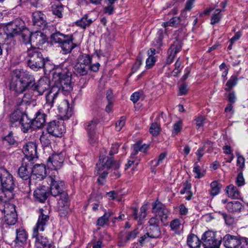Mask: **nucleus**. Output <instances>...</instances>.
<instances>
[{
  "label": "nucleus",
  "mask_w": 248,
  "mask_h": 248,
  "mask_svg": "<svg viewBox=\"0 0 248 248\" xmlns=\"http://www.w3.org/2000/svg\"><path fill=\"white\" fill-rule=\"evenodd\" d=\"M48 192H47L46 187L45 186H41V188H37L34 191V197L38 201L42 202L46 199Z\"/></svg>",
  "instance_id": "obj_27"
},
{
  "label": "nucleus",
  "mask_w": 248,
  "mask_h": 248,
  "mask_svg": "<svg viewBox=\"0 0 248 248\" xmlns=\"http://www.w3.org/2000/svg\"><path fill=\"white\" fill-rule=\"evenodd\" d=\"M120 163L119 162H113L111 158L108 157L102 158V156L100 157L99 161L97 163L95 174L98 175V181L99 183L102 184L104 179L107 176L108 174V170L110 168H114L115 169L119 168Z\"/></svg>",
  "instance_id": "obj_5"
},
{
  "label": "nucleus",
  "mask_w": 248,
  "mask_h": 248,
  "mask_svg": "<svg viewBox=\"0 0 248 248\" xmlns=\"http://www.w3.org/2000/svg\"><path fill=\"white\" fill-rule=\"evenodd\" d=\"M149 147V145L146 144H142L140 141L136 142L133 146V151L131 153V157L133 158L139 151L146 153Z\"/></svg>",
  "instance_id": "obj_29"
},
{
  "label": "nucleus",
  "mask_w": 248,
  "mask_h": 248,
  "mask_svg": "<svg viewBox=\"0 0 248 248\" xmlns=\"http://www.w3.org/2000/svg\"><path fill=\"white\" fill-rule=\"evenodd\" d=\"M211 192L210 194L212 196L217 195L220 191V188L218 186V184L216 181H214L211 183Z\"/></svg>",
  "instance_id": "obj_54"
},
{
  "label": "nucleus",
  "mask_w": 248,
  "mask_h": 248,
  "mask_svg": "<svg viewBox=\"0 0 248 248\" xmlns=\"http://www.w3.org/2000/svg\"><path fill=\"white\" fill-rule=\"evenodd\" d=\"M52 80L54 86H57L65 92H70L72 90L71 73L64 64L57 66L52 70Z\"/></svg>",
  "instance_id": "obj_3"
},
{
  "label": "nucleus",
  "mask_w": 248,
  "mask_h": 248,
  "mask_svg": "<svg viewBox=\"0 0 248 248\" xmlns=\"http://www.w3.org/2000/svg\"><path fill=\"white\" fill-rule=\"evenodd\" d=\"M159 125L156 123L152 124L150 128V132L153 136L157 135L160 132Z\"/></svg>",
  "instance_id": "obj_56"
},
{
  "label": "nucleus",
  "mask_w": 248,
  "mask_h": 248,
  "mask_svg": "<svg viewBox=\"0 0 248 248\" xmlns=\"http://www.w3.org/2000/svg\"><path fill=\"white\" fill-rule=\"evenodd\" d=\"M26 59L28 65L31 69L37 71L43 68L46 72H51L47 69V64L45 62L43 55L37 48H28Z\"/></svg>",
  "instance_id": "obj_4"
},
{
  "label": "nucleus",
  "mask_w": 248,
  "mask_h": 248,
  "mask_svg": "<svg viewBox=\"0 0 248 248\" xmlns=\"http://www.w3.org/2000/svg\"><path fill=\"white\" fill-rule=\"evenodd\" d=\"M50 135L48 132L44 133L43 132L42 135L40 136V141L42 143V145L45 146H47L50 143Z\"/></svg>",
  "instance_id": "obj_53"
},
{
  "label": "nucleus",
  "mask_w": 248,
  "mask_h": 248,
  "mask_svg": "<svg viewBox=\"0 0 248 248\" xmlns=\"http://www.w3.org/2000/svg\"><path fill=\"white\" fill-rule=\"evenodd\" d=\"M2 217H0L1 218L3 217V220L5 221V222L9 225H12L15 224L17 219V215L16 212H14L13 213L8 214V215H5L2 216Z\"/></svg>",
  "instance_id": "obj_39"
},
{
  "label": "nucleus",
  "mask_w": 248,
  "mask_h": 248,
  "mask_svg": "<svg viewBox=\"0 0 248 248\" xmlns=\"http://www.w3.org/2000/svg\"><path fill=\"white\" fill-rule=\"evenodd\" d=\"M224 245L227 248H236L240 245V239L230 234L223 237Z\"/></svg>",
  "instance_id": "obj_25"
},
{
  "label": "nucleus",
  "mask_w": 248,
  "mask_h": 248,
  "mask_svg": "<svg viewBox=\"0 0 248 248\" xmlns=\"http://www.w3.org/2000/svg\"><path fill=\"white\" fill-rule=\"evenodd\" d=\"M32 168L31 162L23 159L22 165L18 169V174L24 180H27L31 174Z\"/></svg>",
  "instance_id": "obj_21"
},
{
  "label": "nucleus",
  "mask_w": 248,
  "mask_h": 248,
  "mask_svg": "<svg viewBox=\"0 0 248 248\" xmlns=\"http://www.w3.org/2000/svg\"><path fill=\"white\" fill-rule=\"evenodd\" d=\"M49 88V81L46 78H41L36 83L35 78L30 88L38 95H41Z\"/></svg>",
  "instance_id": "obj_12"
},
{
  "label": "nucleus",
  "mask_w": 248,
  "mask_h": 248,
  "mask_svg": "<svg viewBox=\"0 0 248 248\" xmlns=\"http://www.w3.org/2000/svg\"><path fill=\"white\" fill-rule=\"evenodd\" d=\"M65 153H60L52 155L47 159V167L51 169L58 170L62 168L65 159Z\"/></svg>",
  "instance_id": "obj_11"
},
{
  "label": "nucleus",
  "mask_w": 248,
  "mask_h": 248,
  "mask_svg": "<svg viewBox=\"0 0 248 248\" xmlns=\"http://www.w3.org/2000/svg\"><path fill=\"white\" fill-rule=\"evenodd\" d=\"M182 128V122L180 120L176 122L173 125V130L176 134L180 132Z\"/></svg>",
  "instance_id": "obj_63"
},
{
  "label": "nucleus",
  "mask_w": 248,
  "mask_h": 248,
  "mask_svg": "<svg viewBox=\"0 0 248 248\" xmlns=\"http://www.w3.org/2000/svg\"><path fill=\"white\" fill-rule=\"evenodd\" d=\"M167 154L166 153H161L158 156V158L156 160H154L151 162V165L153 167H156L160 166L162 167L163 166L164 161L166 157Z\"/></svg>",
  "instance_id": "obj_42"
},
{
  "label": "nucleus",
  "mask_w": 248,
  "mask_h": 248,
  "mask_svg": "<svg viewBox=\"0 0 248 248\" xmlns=\"http://www.w3.org/2000/svg\"><path fill=\"white\" fill-rule=\"evenodd\" d=\"M237 164L241 168H243L245 166V158L239 154H237Z\"/></svg>",
  "instance_id": "obj_62"
},
{
  "label": "nucleus",
  "mask_w": 248,
  "mask_h": 248,
  "mask_svg": "<svg viewBox=\"0 0 248 248\" xmlns=\"http://www.w3.org/2000/svg\"><path fill=\"white\" fill-rule=\"evenodd\" d=\"M165 34V31L162 30H159L157 33V35L158 38L156 39V45L159 46L161 45V42L164 38V36Z\"/></svg>",
  "instance_id": "obj_60"
},
{
  "label": "nucleus",
  "mask_w": 248,
  "mask_h": 248,
  "mask_svg": "<svg viewBox=\"0 0 248 248\" xmlns=\"http://www.w3.org/2000/svg\"><path fill=\"white\" fill-rule=\"evenodd\" d=\"M182 48L181 43L176 41L171 46L168 50V56L166 60L167 64H170L172 62L175 55L179 52Z\"/></svg>",
  "instance_id": "obj_22"
},
{
  "label": "nucleus",
  "mask_w": 248,
  "mask_h": 248,
  "mask_svg": "<svg viewBox=\"0 0 248 248\" xmlns=\"http://www.w3.org/2000/svg\"><path fill=\"white\" fill-rule=\"evenodd\" d=\"M152 210L153 213L158 216L162 223L165 224L169 214V211L165 206L158 202H156L153 205Z\"/></svg>",
  "instance_id": "obj_17"
},
{
  "label": "nucleus",
  "mask_w": 248,
  "mask_h": 248,
  "mask_svg": "<svg viewBox=\"0 0 248 248\" xmlns=\"http://www.w3.org/2000/svg\"><path fill=\"white\" fill-rule=\"evenodd\" d=\"M238 78L236 75H232L226 84L225 90L230 91L232 88L234 87L237 83Z\"/></svg>",
  "instance_id": "obj_45"
},
{
  "label": "nucleus",
  "mask_w": 248,
  "mask_h": 248,
  "mask_svg": "<svg viewBox=\"0 0 248 248\" xmlns=\"http://www.w3.org/2000/svg\"><path fill=\"white\" fill-rule=\"evenodd\" d=\"M202 241L204 248H219L221 244L220 240L216 238L215 232L210 231L204 233Z\"/></svg>",
  "instance_id": "obj_10"
},
{
  "label": "nucleus",
  "mask_w": 248,
  "mask_h": 248,
  "mask_svg": "<svg viewBox=\"0 0 248 248\" xmlns=\"http://www.w3.org/2000/svg\"><path fill=\"white\" fill-rule=\"evenodd\" d=\"M139 232L137 229H135L132 232H127L125 236V240L124 242L123 240L120 241L118 242V246L120 247H123L124 245V243L134 239L136 237Z\"/></svg>",
  "instance_id": "obj_38"
},
{
  "label": "nucleus",
  "mask_w": 248,
  "mask_h": 248,
  "mask_svg": "<svg viewBox=\"0 0 248 248\" xmlns=\"http://www.w3.org/2000/svg\"><path fill=\"white\" fill-rule=\"evenodd\" d=\"M93 22V20L91 18H89L87 15H84L81 19L76 21L75 24L78 27L85 29L89 27Z\"/></svg>",
  "instance_id": "obj_33"
},
{
  "label": "nucleus",
  "mask_w": 248,
  "mask_h": 248,
  "mask_svg": "<svg viewBox=\"0 0 248 248\" xmlns=\"http://www.w3.org/2000/svg\"><path fill=\"white\" fill-rule=\"evenodd\" d=\"M193 171L195 177L196 178H201L204 176L205 172L203 170H201L199 165L197 163L194 165Z\"/></svg>",
  "instance_id": "obj_52"
},
{
  "label": "nucleus",
  "mask_w": 248,
  "mask_h": 248,
  "mask_svg": "<svg viewBox=\"0 0 248 248\" xmlns=\"http://www.w3.org/2000/svg\"><path fill=\"white\" fill-rule=\"evenodd\" d=\"M31 177L32 179L41 181L43 180L46 176V167L44 164H37L31 168Z\"/></svg>",
  "instance_id": "obj_18"
},
{
  "label": "nucleus",
  "mask_w": 248,
  "mask_h": 248,
  "mask_svg": "<svg viewBox=\"0 0 248 248\" xmlns=\"http://www.w3.org/2000/svg\"><path fill=\"white\" fill-rule=\"evenodd\" d=\"M171 230L175 233H180L183 229V224L182 220L179 219L172 220L170 223Z\"/></svg>",
  "instance_id": "obj_31"
},
{
  "label": "nucleus",
  "mask_w": 248,
  "mask_h": 248,
  "mask_svg": "<svg viewBox=\"0 0 248 248\" xmlns=\"http://www.w3.org/2000/svg\"><path fill=\"white\" fill-rule=\"evenodd\" d=\"M16 212L15 207L14 205L9 203L8 202H3L2 204H0V214L1 216L7 215L8 214Z\"/></svg>",
  "instance_id": "obj_28"
},
{
  "label": "nucleus",
  "mask_w": 248,
  "mask_h": 248,
  "mask_svg": "<svg viewBox=\"0 0 248 248\" xmlns=\"http://www.w3.org/2000/svg\"><path fill=\"white\" fill-rule=\"evenodd\" d=\"M25 30H28L25 27V23L21 19L17 18L8 23L5 27L4 31L7 37H13L21 33V36Z\"/></svg>",
  "instance_id": "obj_9"
},
{
  "label": "nucleus",
  "mask_w": 248,
  "mask_h": 248,
  "mask_svg": "<svg viewBox=\"0 0 248 248\" xmlns=\"http://www.w3.org/2000/svg\"><path fill=\"white\" fill-rule=\"evenodd\" d=\"M180 22V18L177 16H175L171 18L169 21L162 23V25L164 28H166L168 26L175 27L178 25Z\"/></svg>",
  "instance_id": "obj_51"
},
{
  "label": "nucleus",
  "mask_w": 248,
  "mask_h": 248,
  "mask_svg": "<svg viewBox=\"0 0 248 248\" xmlns=\"http://www.w3.org/2000/svg\"><path fill=\"white\" fill-rule=\"evenodd\" d=\"M33 81V76L29 72L16 69L11 74L10 89L18 93H22L30 88Z\"/></svg>",
  "instance_id": "obj_2"
},
{
  "label": "nucleus",
  "mask_w": 248,
  "mask_h": 248,
  "mask_svg": "<svg viewBox=\"0 0 248 248\" xmlns=\"http://www.w3.org/2000/svg\"><path fill=\"white\" fill-rule=\"evenodd\" d=\"M10 120L13 126H20L24 133L27 132L31 128V120L24 111L19 108L11 114Z\"/></svg>",
  "instance_id": "obj_7"
},
{
  "label": "nucleus",
  "mask_w": 248,
  "mask_h": 248,
  "mask_svg": "<svg viewBox=\"0 0 248 248\" xmlns=\"http://www.w3.org/2000/svg\"><path fill=\"white\" fill-rule=\"evenodd\" d=\"M147 235L150 238H158L161 235L159 226L148 227Z\"/></svg>",
  "instance_id": "obj_37"
},
{
  "label": "nucleus",
  "mask_w": 248,
  "mask_h": 248,
  "mask_svg": "<svg viewBox=\"0 0 248 248\" xmlns=\"http://www.w3.org/2000/svg\"><path fill=\"white\" fill-rule=\"evenodd\" d=\"M221 10L217 9L214 12L212 16L211 19V24L214 25L218 23L221 18Z\"/></svg>",
  "instance_id": "obj_50"
},
{
  "label": "nucleus",
  "mask_w": 248,
  "mask_h": 248,
  "mask_svg": "<svg viewBox=\"0 0 248 248\" xmlns=\"http://www.w3.org/2000/svg\"><path fill=\"white\" fill-rule=\"evenodd\" d=\"M213 143L211 142L208 141L204 144L203 146L198 149V150L196 152V155L198 156V159L199 161L200 160L201 158L204 155V151L206 148L208 149V152H210L211 150L210 148L212 147Z\"/></svg>",
  "instance_id": "obj_44"
},
{
  "label": "nucleus",
  "mask_w": 248,
  "mask_h": 248,
  "mask_svg": "<svg viewBox=\"0 0 248 248\" xmlns=\"http://www.w3.org/2000/svg\"><path fill=\"white\" fill-rule=\"evenodd\" d=\"M60 45L64 53H69L75 47L72 36H65L64 40Z\"/></svg>",
  "instance_id": "obj_26"
},
{
  "label": "nucleus",
  "mask_w": 248,
  "mask_h": 248,
  "mask_svg": "<svg viewBox=\"0 0 248 248\" xmlns=\"http://www.w3.org/2000/svg\"><path fill=\"white\" fill-rule=\"evenodd\" d=\"M46 36L39 31L31 32L29 30H25L21 35V41L25 45H29L34 48H40L46 42Z\"/></svg>",
  "instance_id": "obj_6"
},
{
  "label": "nucleus",
  "mask_w": 248,
  "mask_h": 248,
  "mask_svg": "<svg viewBox=\"0 0 248 248\" xmlns=\"http://www.w3.org/2000/svg\"><path fill=\"white\" fill-rule=\"evenodd\" d=\"M47 181L51 194L54 197L60 196L58 202L59 210L67 212L69 209L68 197L67 193L63 191L64 182L56 174H51L48 177Z\"/></svg>",
  "instance_id": "obj_1"
},
{
  "label": "nucleus",
  "mask_w": 248,
  "mask_h": 248,
  "mask_svg": "<svg viewBox=\"0 0 248 248\" xmlns=\"http://www.w3.org/2000/svg\"><path fill=\"white\" fill-rule=\"evenodd\" d=\"M239 246L240 248H248V238H241Z\"/></svg>",
  "instance_id": "obj_64"
},
{
  "label": "nucleus",
  "mask_w": 248,
  "mask_h": 248,
  "mask_svg": "<svg viewBox=\"0 0 248 248\" xmlns=\"http://www.w3.org/2000/svg\"><path fill=\"white\" fill-rule=\"evenodd\" d=\"M49 219V217L47 211H45L43 209H40V215L36 225L33 228V232H43L48 222Z\"/></svg>",
  "instance_id": "obj_16"
},
{
  "label": "nucleus",
  "mask_w": 248,
  "mask_h": 248,
  "mask_svg": "<svg viewBox=\"0 0 248 248\" xmlns=\"http://www.w3.org/2000/svg\"><path fill=\"white\" fill-rule=\"evenodd\" d=\"M27 238V235L24 230L19 229L16 230V244L18 245L23 244L26 241Z\"/></svg>",
  "instance_id": "obj_36"
},
{
  "label": "nucleus",
  "mask_w": 248,
  "mask_h": 248,
  "mask_svg": "<svg viewBox=\"0 0 248 248\" xmlns=\"http://www.w3.org/2000/svg\"><path fill=\"white\" fill-rule=\"evenodd\" d=\"M206 118L204 116L200 115L195 119L196 126L199 128L203 126L205 123Z\"/></svg>",
  "instance_id": "obj_57"
},
{
  "label": "nucleus",
  "mask_w": 248,
  "mask_h": 248,
  "mask_svg": "<svg viewBox=\"0 0 248 248\" xmlns=\"http://www.w3.org/2000/svg\"><path fill=\"white\" fill-rule=\"evenodd\" d=\"M47 131L52 136L61 137L65 132V128L62 123L53 121L49 123L47 127Z\"/></svg>",
  "instance_id": "obj_13"
},
{
  "label": "nucleus",
  "mask_w": 248,
  "mask_h": 248,
  "mask_svg": "<svg viewBox=\"0 0 248 248\" xmlns=\"http://www.w3.org/2000/svg\"><path fill=\"white\" fill-rule=\"evenodd\" d=\"M7 191H6L2 188H0V204H2L3 202H8L13 197H8Z\"/></svg>",
  "instance_id": "obj_55"
},
{
  "label": "nucleus",
  "mask_w": 248,
  "mask_h": 248,
  "mask_svg": "<svg viewBox=\"0 0 248 248\" xmlns=\"http://www.w3.org/2000/svg\"><path fill=\"white\" fill-rule=\"evenodd\" d=\"M74 68L75 71L80 75H86L87 73L88 70L89 69L88 68L78 62L75 64Z\"/></svg>",
  "instance_id": "obj_48"
},
{
  "label": "nucleus",
  "mask_w": 248,
  "mask_h": 248,
  "mask_svg": "<svg viewBox=\"0 0 248 248\" xmlns=\"http://www.w3.org/2000/svg\"><path fill=\"white\" fill-rule=\"evenodd\" d=\"M32 23L34 26L39 27L40 29H44L47 24L46 16L39 11L33 13Z\"/></svg>",
  "instance_id": "obj_20"
},
{
  "label": "nucleus",
  "mask_w": 248,
  "mask_h": 248,
  "mask_svg": "<svg viewBox=\"0 0 248 248\" xmlns=\"http://www.w3.org/2000/svg\"><path fill=\"white\" fill-rule=\"evenodd\" d=\"M65 36L60 32H56L51 35V41L52 42L61 44L62 41L64 40Z\"/></svg>",
  "instance_id": "obj_47"
},
{
  "label": "nucleus",
  "mask_w": 248,
  "mask_h": 248,
  "mask_svg": "<svg viewBox=\"0 0 248 248\" xmlns=\"http://www.w3.org/2000/svg\"><path fill=\"white\" fill-rule=\"evenodd\" d=\"M23 153L25 155L26 161H31L35 158H38L37 154V146L33 142L27 143L23 148Z\"/></svg>",
  "instance_id": "obj_15"
},
{
  "label": "nucleus",
  "mask_w": 248,
  "mask_h": 248,
  "mask_svg": "<svg viewBox=\"0 0 248 248\" xmlns=\"http://www.w3.org/2000/svg\"><path fill=\"white\" fill-rule=\"evenodd\" d=\"M147 209V205H144L142 206L140 209V214L138 215V210L137 209H134L133 213L134 218L139 221L142 220V219H144V218L146 216Z\"/></svg>",
  "instance_id": "obj_35"
},
{
  "label": "nucleus",
  "mask_w": 248,
  "mask_h": 248,
  "mask_svg": "<svg viewBox=\"0 0 248 248\" xmlns=\"http://www.w3.org/2000/svg\"><path fill=\"white\" fill-rule=\"evenodd\" d=\"M60 88L53 86L46 96V103L44 106L45 108L49 110L53 106L54 103L59 97Z\"/></svg>",
  "instance_id": "obj_14"
},
{
  "label": "nucleus",
  "mask_w": 248,
  "mask_h": 248,
  "mask_svg": "<svg viewBox=\"0 0 248 248\" xmlns=\"http://www.w3.org/2000/svg\"><path fill=\"white\" fill-rule=\"evenodd\" d=\"M156 62L155 57H148L146 61V67L147 69L151 68L155 64Z\"/></svg>",
  "instance_id": "obj_61"
},
{
  "label": "nucleus",
  "mask_w": 248,
  "mask_h": 248,
  "mask_svg": "<svg viewBox=\"0 0 248 248\" xmlns=\"http://www.w3.org/2000/svg\"><path fill=\"white\" fill-rule=\"evenodd\" d=\"M78 62L89 68V65L91 63V58L88 55H81L78 57Z\"/></svg>",
  "instance_id": "obj_49"
},
{
  "label": "nucleus",
  "mask_w": 248,
  "mask_h": 248,
  "mask_svg": "<svg viewBox=\"0 0 248 248\" xmlns=\"http://www.w3.org/2000/svg\"><path fill=\"white\" fill-rule=\"evenodd\" d=\"M0 187L7 191L8 197H13L14 183L13 176L3 168H0Z\"/></svg>",
  "instance_id": "obj_8"
},
{
  "label": "nucleus",
  "mask_w": 248,
  "mask_h": 248,
  "mask_svg": "<svg viewBox=\"0 0 248 248\" xmlns=\"http://www.w3.org/2000/svg\"><path fill=\"white\" fill-rule=\"evenodd\" d=\"M88 137V142L90 144L93 145L98 141V137L96 132L87 133Z\"/></svg>",
  "instance_id": "obj_58"
},
{
  "label": "nucleus",
  "mask_w": 248,
  "mask_h": 248,
  "mask_svg": "<svg viewBox=\"0 0 248 248\" xmlns=\"http://www.w3.org/2000/svg\"><path fill=\"white\" fill-rule=\"evenodd\" d=\"M113 212L109 210L108 212H105L104 215L99 217L97 222V224L99 226H103L106 224L109 218L112 216Z\"/></svg>",
  "instance_id": "obj_41"
},
{
  "label": "nucleus",
  "mask_w": 248,
  "mask_h": 248,
  "mask_svg": "<svg viewBox=\"0 0 248 248\" xmlns=\"http://www.w3.org/2000/svg\"><path fill=\"white\" fill-rule=\"evenodd\" d=\"M32 237L35 239V247L36 248H50L51 247V242L46 237L40 235L38 232H33Z\"/></svg>",
  "instance_id": "obj_19"
},
{
  "label": "nucleus",
  "mask_w": 248,
  "mask_h": 248,
  "mask_svg": "<svg viewBox=\"0 0 248 248\" xmlns=\"http://www.w3.org/2000/svg\"><path fill=\"white\" fill-rule=\"evenodd\" d=\"M242 207V204L240 202L238 201H232L227 203L226 208L230 212L239 213Z\"/></svg>",
  "instance_id": "obj_30"
},
{
  "label": "nucleus",
  "mask_w": 248,
  "mask_h": 248,
  "mask_svg": "<svg viewBox=\"0 0 248 248\" xmlns=\"http://www.w3.org/2000/svg\"><path fill=\"white\" fill-rule=\"evenodd\" d=\"M58 110L61 116L64 119H68L72 114V108L69 107L66 100H63L58 106Z\"/></svg>",
  "instance_id": "obj_23"
},
{
  "label": "nucleus",
  "mask_w": 248,
  "mask_h": 248,
  "mask_svg": "<svg viewBox=\"0 0 248 248\" xmlns=\"http://www.w3.org/2000/svg\"><path fill=\"white\" fill-rule=\"evenodd\" d=\"M46 114L42 110H39L35 114L34 119L32 121L31 120V128H41L46 123Z\"/></svg>",
  "instance_id": "obj_24"
},
{
  "label": "nucleus",
  "mask_w": 248,
  "mask_h": 248,
  "mask_svg": "<svg viewBox=\"0 0 248 248\" xmlns=\"http://www.w3.org/2000/svg\"><path fill=\"white\" fill-rule=\"evenodd\" d=\"M187 244L189 248H199L201 245V241L196 235L191 234L187 237Z\"/></svg>",
  "instance_id": "obj_34"
},
{
  "label": "nucleus",
  "mask_w": 248,
  "mask_h": 248,
  "mask_svg": "<svg viewBox=\"0 0 248 248\" xmlns=\"http://www.w3.org/2000/svg\"><path fill=\"white\" fill-rule=\"evenodd\" d=\"M125 123V118L124 117H121V118L116 122L115 126L116 130L120 131L123 126L124 125Z\"/></svg>",
  "instance_id": "obj_59"
},
{
  "label": "nucleus",
  "mask_w": 248,
  "mask_h": 248,
  "mask_svg": "<svg viewBox=\"0 0 248 248\" xmlns=\"http://www.w3.org/2000/svg\"><path fill=\"white\" fill-rule=\"evenodd\" d=\"M117 0H105V2L107 6L104 7V11L105 14L111 15L114 11V6L113 4Z\"/></svg>",
  "instance_id": "obj_46"
},
{
  "label": "nucleus",
  "mask_w": 248,
  "mask_h": 248,
  "mask_svg": "<svg viewBox=\"0 0 248 248\" xmlns=\"http://www.w3.org/2000/svg\"><path fill=\"white\" fill-rule=\"evenodd\" d=\"M226 193L230 198L238 199L241 197L239 191L232 185L228 186L226 189Z\"/></svg>",
  "instance_id": "obj_32"
},
{
  "label": "nucleus",
  "mask_w": 248,
  "mask_h": 248,
  "mask_svg": "<svg viewBox=\"0 0 248 248\" xmlns=\"http://www.w3.org/2000/svg\"><path fill=\"white\" fill-rule=\"evenodd\" d=\"M52 11L54 15L61 18L62 17L63 12V6L62 4L59 2L54 4L52 6Z\"/></svg>",
  "instance_id": "obj_43"
},
{
  "label": "nucleus",
  "mask_w": 248,
  "mask_h": 248,
  "mask_svg": "<svg viewBox=\"0 0 248 248\" xmlns=\"http://www.w3.org/2000/svg\"><path fill=\"white\" fill-rule=\"evenodd\" d=\"M98 123L97 119H93L85 124V128L87 133L95 132L96 126Z\"/></svg>",
  "instance_id": "obj_40"
}]
</instances>
